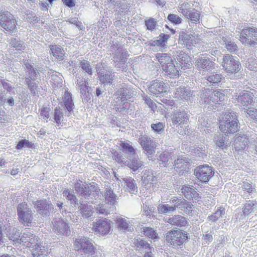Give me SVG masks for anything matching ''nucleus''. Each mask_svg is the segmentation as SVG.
Here are the masks:
<instances>
[{"instance_id":"f257e3e1","label":"nucleus","mask_w":257,"mask_h":257,"mask_svg":"<svg viewBox=\"0 0 257 257\" xmlns=\"http://www.w3.org/2000/svg\"><path fill=\"white\" fill-rule=\"evenodd\" d=\"M74 188L78 194L86 200L85 201L83 199L81 198L78 205V208L82 216L85 218L91 216L93 208L87 203L97 204L98 200L101 199L102 195L98 185L94 182H92L89 185H84L81 181L78 180L75 183Z\"/></svg>"},{"instance_id":"f03ea898","label":"nucleus","mask_w":257,"mask_h":257,"mask_svg":"<svg viewBox=\"0 0 257 257\" xmlns=\"http://www.w3.org/2000/svg\"><path fill=\"white\" fill-rule=\"evenodd\" d=\"M220 131L225 134H234L238 130L237 116L232 110L223 112L219 120Z\"/></svg>"},{"instance_id":"7ed1b4c3","label":"nucleus","mask_w":257,"mask_h":257,"mask_svg":"<svg viewBox=\"0 0 257 257\" xmlns=\"http://www.w3.org/2000/svg\"><path fill=\"white\" fill-rule=\"evenodd\" d=\"M27 247H31L36 246L32 251L31 257H47L48 252L42 247L38 245L39 240L37 237L33 233V231L30 230H26L24 232L22 236H20V243Z\"/></svg>"},{"instance_id":"20e7f679","label":"nucleus","mask_w":257,"mask_h":257,"mask_svg":"<svg viewBox=\"0 0 257 257\" xmlns=\"http://www.w3.org/2000/svg\"><path fill=\"white\" fill-rule=\"evenodd\" d=\"M76 250L79 251L82 255L92 256L95 255L96 247L90 239L84 236H79L74 240Z\"/></svg>"},{"instance_id":"39448f33","label":"nucleus","mask_w":257,"mask_h":257,"mask_svg":"<svg viewBox=\"0 0 257 257\" xmlns=\"http://www.w3.org/2000/svg\"><path fill=\"white\" fill-rule=\"evenodd\" d=\"M200 97L205 103L217 107L220 102H223L226 99L225 94L218 90H212L209 88H204L201 92Z\"/></svg>"},{"instance_id":"423d86ee","label":"nucleus","mask_w":257,"mask_h":257,"mask_svg":"<svg viewBox=\"0 0 257 257\" xmlns=\"http://www.w3.org/2000/svg\"><path fill=\"white\" fill-rule=\"evenodd\" d=\"M188 237V233L180 229L170 230L165 236L166 241L175 247L182 245Z\"/></svg>"},{"instance_id":"0eeeda50","label":"nucleus","mask_w":257,"mask_h":257,"mask_svg":"<svg viewBox=\"0 0 257 257\" xmlns=\"http://www.w3.org/2000/svg\"><path fill=\"white\" fill-rule=\"evenodd\" d=\"M221 65L228 75L237 73L241 67L238 58L229 54L223 56Z\"/></svg>"},{"instance_id":"6e6552de","label":"nucleus","mask_w":257,"mask_h":257,"mask_svg":"<svg viewBox=\"0 0 257 257\" xmlns=\"http://www.w3.org/2000/svg\"><path fill=\"white\" fill-rule=\"evenodd\" d=\"M138 142L149 159L150 160H153L155 153V149L157 145V142L146 135H140Z\"/></svg>"},{"instance_id":"1a4fd4ad","label":"nucleus","mask_w":257,"mask_h":257,"mask_svg":"<svg viewBox=\"0 0 257 257\" xmlns=\"http://www.w3.org/2000/svg\"><path fill=\"white\" fill-rule=\"evenodd\" d=\"M0 27L11 33L16 32V20L14 16L8 12L0 13Z\"/></svg>"},{"instance_id":"9d476101","label":"nucleus","mask_w":257,"mask_h":257,"mask_svg":"<svg viewBox=\"0 0 257 257\" xmlns=\"http://www.w3.org/2000/svg\"><path fill=\"white\" fill-rule=\"evenodd\" d=\"M18 219L22 223H31L33 219V212L27 203H20L17 206Z\"/></svg>"},{"instance_id":"9b49d317","label":"nucleus","mask_w":257,"mask_h":257,"mask_svg":"<svg viewBox=\"0 0 257 257\" xmlns=\"http://www.w3.org/2000/svg\"><path fill=\"white\" fill-rule=\"evenodd\" d=\"M194 174L200 182L207 183L213 177L214 171L208 165H200L195 169Z\"/></svg>"},{"instance_id":"f8f14e48","label":"nucleus","mask_w":257,"mask_h":257,"mask_svg":"<svg viewBox=\"0 0 257 257\" xmlns=\"http://www.w3.org/2000/svg\"><path fill=\"white\" fill-rule=\"evenodd\" d=\"M240 41L253 47L257 45V28H249L243 29L240 34Z\"/></svg>"},{"instance_id":"ddd939ff","label":"nucleus","mask_w":257,"mask_h":257,"mask_svg":"<svg viewBox=\"0 0 257 257\" xmlns=\"http://www.w3.org/2000/svg\"><path fill=\"white\" fill-rule=\"evenodd\" d=\"M189 116L187 110H185L183 108H180L174 111L171 117L172 124L177 126H180V127H182L183 125L188 124Z\"/></svg>"},{"instance_id":"4468645a","label":"nucleus","mask_w":257,"mask_h":257,"mask_svg":"<svg viewBox=\"0 0 257 257\" xmlns=\"http://www.w3.org/2000/svg\"><path fill=\"white\" fill-rule=\"evenodd\" d=\"M53 230L59 235L68 236L71 230L68 223L62 218L54 219L52 221Z\"/></svg>"},{"instance_id":"2eb2a0df","label":"nucleus","mask_w":257,"mask_h":257,"mask_svg":"<svg viewBox=\"0 0 257 257\" xmlns=\"http://www.w3.org/2000/svg\"><path fill=\"white\" fill-rule=\"evenodd\" d=\"M34 206L37 212L43 216H48L53 206L51 201L46 199L36 201Z\"/></svg>"},{"instance_id":"dca6fc26","label":"nucleus","mask_w":257,"mask_h":257,"mask_svg":"<svg viewBox=\"0 0 257 257\" xmlns=\"http://www.w3.org/2000/svg\"><path fill=\"white\" fill-rule=\"evenodd\" d=\"M170 203L171 206L174 207L175 211L176 208H179L185 213H189L191 211L192 204L183 198L173 197L170 199Z\"/></svg>"},{"instance_id":"f3484780","label":"nucleus","mask_w":257,"mask_h":257,"mask_svg":"<svg viewBox=\"0 0 257 257\" xmlns=\"http://www.w3.org/2000/svg\"><path fill=\"white\" fill-rule=\"evenodd\" d=\"M93 228L96 234L102 235L107 234L111 229V222L106 219H99L93 223Z\"/></svg>"},{"instance_id":"a211bd4d","label":"nucleus","mask_w":257,"mask_h":257,"mask_svg":"<svg viewBox=\"0 0 257 257\" xmlns=\"http://www.w3.org/2000/svg\"><path fill=\"white\" fill-rule=\"evenodd\" d=\"M181 190L187 199L191 200L194 202H198L200 200L201 196L200 194L197 193L196 188L193 186L183 185Z\"/></svg>"},{"instance_id":"6ab92c4d","label":"nucleus","mask_w":257,"mask_h":257,"mask_svg":"<svg viewBox=\"0 0 257 257\" xmlns=\"http://www.w3.org/2000/svg\"><path fill=\"white\" fill-rule=\"evenodd\" d=\"M195 65L199 70H209L215 68V63L208 57L201 55L196 58Z\"/></svg>"},{"instance_id":"aec40b11","label":"nucleus","mask_w":257,"mask_h":257,"mask_svg":"<svg viewBox=\"0 0 257 257\" xmlns=\"http://www.w3.org/2000/svg\"><path fill=\"white\" fill-rule=\"evenodd\" d=\"M113 55V56L112 59L113 65L117 69H119L123 67L126 62L127 52L125 50L119 51L115 52Z\"/></svg>"},{"instance_id":"412c9836","label":"nucleus","mask_w":257,"mask_h":257,"mask_svg":"<svg viewBox=\"0 0 257 257\" xmlns=\"http://www.w3.org/2000/svg\"><path fill=\"white\" fill-rule=\"evenodd\" d=\"M168 87L163 81L155 80L151 82L148 87L149 92L154 95H158L166 92Z\"/></svg>"},{"instance_id":"4be33fe9","label":"nucleus","mask_w":257,"mask_h":257,"mask_svg":"<svg viewBox=\"0 0 257 257\" xmlns=\"http://www.w3.org/2000/svg\"><path fill=\"white\" fill-rule=\"evenodd\" d=\"M162 74L168 78H176L179 76V72L175 66L174 61L167 66H163Z\"/></svg>"},{"instance_id":"5701e85b","label":"nucleus","mask_w":257,"mask_h":257,"mask_svg":"<svg viewBox=\"0 0 257 257\" xmlns=\"http://www.w3.org/2000/svg\"><path fill=\"white\" fill-rule=\"evenodd\" d=\"M117 228L119 231L123 232H132L134 231V227L129 220L119 217L115 220Z\"/></svg>"},{"instance_id":"b1692460","label":"nucleus","mask_w":257,"mask_h":257,"mask_svg":"<svg viewBox=\"0 0 257 257\" xmlns=\"http://www.w3.org/2000/svg\"><path fill=\"white\" fill-rule=\"evenodd\" d=\"M176 92L181 98L186 100H195L196 96L198 95L196 92L185 87L177 88Z\"/></svg>"},{"instance_id":"393cba45","label":"nucleus","mask_w":257,"mask_h":257,"mask_svg":"<svg viewBox=\"0 0 257 257\" xmlns=\"http://www.w3.org/2000/svg\"><path fill=\"white\" fill-rule=\"evenodd\" d=\"M165 221L172 226L177 227L185 226L187 224L186 218L180 215H175L171 217H167Z\"/></svg>"},{"instance_id":"a878e982","label":"nucleus","mask_w":257,"mask_h":257,"mask_svg":"<svg viewBox=\"0 0 257 257\" xmlns=\"http://www.w3.org/2000/svg\"><path fill=\"white\" fill-rule=\"evenodd\" d=\"M63 103L66 110V114L70 116L73 112L74 104L70 92L65 91L63 97Z\"/></svg>"},{"instance_id":"bb28decb","label":"nucleus","mask_w":257,"mask_h":257,"mask_svg":"<svg viewBox=\"0 0 257 257\" xmlns=\"http://www.w3.org/2000/svg\"><path fill=\"white\" fill-rule=\"evenodd\" d=\"M173 165L176 170H178L179 171L185 170L190 166L189 159L183 156H179L177 159L175 160Z\"/></svg>"},{"instance_id":"cd10ccee","label":"nucleus","mask_w":257,"mask_h":257,"mask_svg":"<svg viewBox=\"0 0 257 257\" xmlns=\"http://www.w3.org/2000/svg\"><path fill=\"white\" fill-rule=\"evenodd\" d=\"M98 77L100 83L104 86L112 85L113 80L116 78L114 72L109 71H106L103 73H101V75L98 76Z\"/></svg>"},{"instance_id":"c85d7f7f","label":"nucleus","mask_w":257,"mask_h":257,"mask_svg":"<svg viewBox=\"0 0 257 257\" xmlns=\"http://www.w3.org/2000/svg\"><path fill=\"white\" fill-rule=\"evenodd\" d=\"M248 139H246L244 136L237 137L233 143L235 150L238 152L243 151L248 145Z\"/></svg>"},{"instance_id":"c756f323","label":"nucleus","mask_w":257,"mask_h":257,"mask_svg":"<svg viewBox=\"0 0 257 257\" xmlns=\"http://www.w3.org/2000/svg\"><path fill=\"white\" fill-rule=\"evenodd\" d=\"M98 202H100V200H98ZM95 207L97 213L104 215L113 213L115 209L114 206H110L106 204L105 202L104 203L103 201L102 202V203L99 202V204H96Z\"/></svg>"},{"instance_id":"7c9ffc66","label":"nucleus","mask_w":257,"mask_h":257,"mask_svg":"<svg viewBox=\"0 0 257 257\" xmlns=\"http://www.w3.org/2000/svg\"><path fill=\"white\" fill-rule=\"evenodd\" d=\"M179 43L182 45L186 46V47H190L193 44L196 43L195 40V36L187 34L184 32H182L179 35Z\"/></svg>"},{"instance_id":"2f4dec72","label":"nucleus","mask_w":257,"mask_h":257,"mask_svg":"<svg viewBox=\"0 0 257 257\" xmlns=\"http://www.w3.org/2000/svg\"><path fill=\"white\" fill-rule=\"evenodd\" d=\"M253 95L252 93L244 92L238 95L237 100L242 105L247 106L249 105H254Z\"/></svg>"},{"instance_id":"473e14b6","label":"nucleus","mask_w":257,"mask_h":257,"mask_svg":"<svg viewBox=\"0 0 257 257\" xmlns=\"http://www.w3.org/2000/svg\"><path fill=\"white\" fill-rule=\"evenodd\" d=\"M213 141L216 146L222 150L229 146L231 144L230 142L226 139V137L221 134H215L213 137Z\"/></svg>"},{"instance_id":"72a5a7b5","label":"nucleus","mask_w":257,"mask_h":257,"mask_svg":"<svg viewBox=\"0 0 257 257\" xmlns=\"http://www.w3.org/2000/svg\"><path fill=\"white\" fill-rule=\"evenodd\" d=\"M104 202L110 206H114L116 202V195L110 188H106L104 191Z\"/></svg>"},{"instance_id":"f704fd0d","label":"nucleus","mask_w":257,"mask_h":257,"mask_svg":"<svg viewBox=\"0 0 257 257\" xmlns=\"http://www.w3.org/2000/svg\"><path fill=\"white\" fill-rule=\"evenodd\" d=\"M118 96L121 102L125 103L133 95V91L130 87L121 88L118 91Z\"/></svg>"},{"instance_id":"c9c22d12","label":"nucleus","mask_w":257,"mask_h":257,"mask_svg":"<svg viewBox=\"0 0 257 257\" xmlns=\"http://www.w3.org/2000/svg\"><path fill=\"white\" fill-rule=\"evenodd\" d=\"M169 38V35L164 33H161L158 37V39L152 41L150 43V45L152 46L164 47L165 46H166L167 41Z\"/></svg>"},{"instance_id":"e433bc0d","label":"nucleus","mask_w":257,"mask_h":257,"mask_svg":"<svg viewBox=\"0 0 257 257\" xmlns=\"http://www.w3.org/2000/svg\"><path fill=\"white\" fill-rule=\"evenodd\" d=\"M128 159L129 162H128L127 166L133 171L138 170L143 166V162L140 160L136 155L134 156L133 158L130 157Z\"/></svg>"},{"instance_id":"4c0bfd02","label":"nucleus","mask_w":257,"mask_h":257,"mask_svg":"<svg viewBox=\"0 0 257 257\" xmlns=\"http://www.w3.org/2000/svg\"><path fill=\"white\" fill-rule=\"evenodd\" d=\"M62 194L72 205L75 206L79 204V201L76 198L73 191L68 189L65 190L63 191Z\"/></svg>"},{"instance_id":"58836bf2","label":"nucleus","mask_w":257,"mask_h":257,"mask_svg":"<svg viewBox=\"0 0 257 257\" xmlns=\"http://www.w3.org/2000/svg\"><path fill=\"white\" fill-rule=\"evenodd\" d=\"M175 57L176 60L185 67H187V65L190 62L189 56L182 51H177Z\"/></svg>"},{"instance_id":"ea45409f","label":"nucleus","mask_w":257,"mask_h":257,"mask_svg":"<svg viewBox=\"0 0 257 257\" xmlns=\"http://www.w3.org/2000/svg\"><path fill=\"white\" fill-rule=\"evenodd\" d=\"M156 57L159 62L162 69L163 68L164 66H167L173 62L171 57L166 53H158Z\"/></svg>"},{"instance_id":"a19ab883","label":"nucleus","mask_w":257,"mask_h":257,"mask_svg":"<svg viewBox=\"0 0 257 257\" xmlns=\"http://www.w3.org/2000/svg\"><path fill=\"white\" fill-rule=\"evenodd\" d=\"M120 146L122 148V152L127 155L128 158H133L134 156H136V154L134 148L129 143L121 142Z\"/></svg>"},{"instance_id":"79ce46f5","label":"nucleus","mask_w":257,"mask_h":257,"mask_svg":"<svg viewBox=\"0 0 257 257\" xmlns=\"http://www.w3.org/2000/svg\"><path fill=\"white\" fill-rule=\"evenodd\" d=\"M78 61L79 62V67L81 68L83 72L87 73L89 75H92L93 69L90 62L83 58L79 59Z\"/></svg>"},{"instance_id":"37998d69","label":"nucleus","mask_w":257,"mask_h":257,"mask_svg":"<svg viewBox=\"0 0 257 257\" xmlns=\"http://www.w3.org/2000/svg\"><path fill=\"white\" fill-rule=\"evenodd\" d=\"M9 42L11 47L17 51H22L26 49L24 43L19 39L12 38Z\"/></svg>"},{"instance_id":"c03bdc74","label":"nucleus","mask_w":257,"mask_h":257,"mask_svg":"<svg viewBox=\"0 0 257 257\" xmlns=\"http://www.w3.org/2000/svg\"><path fill=\"white\" fill-rule=\"evenodd\" d=\"M7 232V235L10 240H13L15 243H20V233L17 228H9Z\"/></svg>"},{"instance_id":"a18cd8bd","label":"nucleus","mask_w":257,"mask_h":257,"mask_svg":"<svg viewBox=\"0 0 257 257\" xmlns=\"http://www.w3.org/2000/svg\"><path fill=\"white\" fill-rule=\"evenodd\" d=\"M49 48L54 57L59 60L63 59L64 52L60 46L51 45Z\"/></svg>"},{"instance_id":"49530a36","label":"nucleus","mask_w":257,"mask_h":257,"mask_svg":"<svg viewBox=\"0 0 257 257\" xmlns=\"http://www.w3.org/2000/svg\"><path fill=\"white\" fill-rule=\"evenodd\" d=\"M222 78V76L220 73L214 72L213 73H211L209 76H208L206 80L212 85L216 86V84L221 82Z\"/></svg>"},{"instance_id":"de8ad7c7","label":"nucleus","mask_w":257,"mask_h":257,"mask_svg":"<svg viewBox=\"0 0 257 257\" xmlns=\"http://www.w3.org/2000/svg\"><path fill=\"white\" fill-rule=\"evenodd\" d=\"M171 158V154L169 152H164L162 153L158 159L160 166L161 167H166L169 164Z\"/></svg>"},{"instance_id":"09e8293b","label":"nucleus","mask_w":257,"mask_h":257,"mask_svg":"<svg viewBox=\"0 0 257 257\" xmlns=\"http://www.w3.org/2000/svg\"><path fill=\"white\" fill-rule=\"evenodd\" d=\"M225 214V210L223 208L220 207L215 211V212L211 215L207 217V220L212 222H216L219 218L222 217Z\"/></svg>"},{"instance_id":"8fccbe9b","label":"nucleus","mask_w":257,"mask_h":257,"mask_svg":"<svg viewBox=\"0 0 257 257\" xmlns=\"http://www.w3.org/2000/svg\"><path fill=\"white\" fill-rule=\"evenodd\" d=\"M124 181L127 189L129 190L131 193H135V192H137V187L134 179L131 177H127L124 179Z\"/></svg>"},{"instance_id":"3c124183","label":"nucleus","mask_w":257,"mask_h":257,"mask_svg":"<svg viewBox=\"0 0 257 257\" xmlns=\"http://www.w3.org/2000/svg\"><path fill=\"white\" fill-rule=\"evenodd\" d=\"M222 40L223 43V44L225 45V48L227 51L230 53L236 54L238 51V47L237 45L234 42L229 41L224 37L222 38Z\"/></svg>"},{"instance_id":"603ef678","label":"nucleus","mask_w":257,"mask_h":257,"mask_svg":"<svg viewBox=\"0 0 257 257\" xmlns=\"http://www.w3.org/2000/svg\"><path fill=\"white\" fill-rule=\"evenodd\" d=\"M144 181L146 182L148 184L152 185L154 186L157 184V178L154 175L152 172L148 171L147 174L145 173L142 177Z\"/></svg>"},{"instance_id":"864d4df0","label":"nucleus","mask_w":257,"mask_h":257,"mask_svg":"<svg viewBox=\"0 0 257 257\" xmlns=\"http://www.w3.org/2000/svg\"><path fill=\"white\" fill-rule=\"evenodd\" d=\"M134 243L137 247L139 248L140 249L142 248L144 249L148 250L149 249H151L152 247L150 246V245L149 243L140 237L135 238L134 239Z\"/></svg>"},{"instance_id":"5fc2aeb1","label":"nucleus","mask_w":257,"mask_h":257,"mask_svg":"<svg viewBox=\"0 0 257 257\" xmlns=\"http://www.w3.org/2000/svg\"><path fill=\"white\" fill-rule=\"evenodd\" d=\"M158 211L161 214H168L174 212V207L169 204H160L157 207Z\"/></svg>"},{"instance_id":"6e6d98bb","label":"nucleus","mask_w":257,"mask_h":257,"mask_svg":"<svg viewBox=\"0 0 257 257\" xmlns=\"http://www.w3.org/2000/svg\"><path fill=\"white\" fill-rule=\"evenodd\" d=\"M245 66L251 71L257 72V59L248 58L245 63Z\"/></svg>"},{"instance_id":"4d7b16f0","label":"nucleus","mask_w":257,"mask_h":257,"mask_svg":"<svg viewBox=\"0 0 257 257\" xmlns=\"http://www.w3.org/2000/svg\"><path fill=\"white\" fill-rule=\"evenodd\" d=\"M244 114L250 119L257 121V108H244Z\"/></svg>"},{"instance_id":"13d9d810","label":"nucleus","mask_w":257,"mask_h":257,"mask_svg":"<svg viewBox=\"0 0 257 257\" xmlns=\"http://www.w3.org/2000/svg\"><path fill=\"white\" fill-rule=\"evenodd\" d=\"M147 29L153 31L157 29V21L154 18H150L145 22Z\"/></svg>"},{"instance_id":"bf43d9fd","label":"nucleus","mask_w":257,"mask_h":257,"mask_svg":"<svg viewBox=\"0 0 257 257\" xmlns=\"http://www.w3.org/2000/svg\"><path fill=\"white\" fill-rule=\"evenodd\" d=\"M178 12L186 16L191 11V6L188 3H184L178 7Z\"/></svg>"},{"instance_id":"052dcab7","label":"nucleus","mask_w":257,"mask_h":257,"mask_svg":"<svg viewBox=\"0 0 257 257\" xmlns=\"http://www.w3.org/2000/svg\"><path fill=\"white\" fill-rule=\"evenodd\" d=\"M35 80H30L29 78H25L26 84L28 85V87L30 89L32 94L34 95L36 93V90L38 86Z\"/></svg>"},{"instance_id":"680f3d73","label":"nucleus","mask_w":257,"mask_h":257,"mask_svg":"<svg viewBox=\"0 0 257 257\" xmlns=\"http://www.w3.org/2000/svg\"><path fill=\"white\" fill-rule=\"evenodd\" d=\"M143 232L146 236L150 238L156 239L158 238L157 232L152 228L144 227Z\"/></svg>"},{"instance_id":"e2e57ef3","label":"nucleus","mask_w":257,"mask_h":257,"mask_svg":"<svg viewBox=\"0 0 257 257\" xmlns=\"http://www.w3.org/2000/svg\"><path fill=\"white\" fill-rule=\"evenodd\" d=\"M188 13L189 14H187V15H186L185 16L187 19H190L191 21L195 22L199 21L200 14L198 12L195 11V9H193Z\"/></svg>"},{"instance_id":"0e129e2a","label":"nucleus","mask_w":257,"mask_h":257,"mask_svg":"<svg viewBox=\"0 0 257 257\" xmlns=\"http://www.w3.org/2000/svg\"><path fill=\"white\" fill-rule=\"evenodd\" d=\"M151 128L154 132L158 134H161L164 131V125L163 123L159 122L157 123H152Z\"/></svg>"},{"instance_id":"69168bd1","label":"nucleus","mask_w":257,"mask_h":257,"mask_svg":"<svg viewBox=\"0 0 257 257\" xmlns=\"http://www.w3.org/2000/svg\"><path fill=\"white\" fill-rule=\"evenodd\" d=\"M33 146V144L29 140L24 139L20 140L17 145L16 148L17 150L22 149L23 148H31Z\"/></svg>"},{"instance_id":"338daca9","label":"nucleus","mask_w":257,"mask_h":257,"mask_svg":"<svg viewBox=\"0 0 257 257\" xmlns=\"http://www.w3.org/2000/svg\"><path fill=\"white\" fill-rule=\"evenodd\" d=\"M77 80V84L78 86V87L80 90H82V89H85L87 88H89L88 86V82L82 77H80L79 76L78 77H76Z\"/></svg>"},{"instance_id":"774afa93","label":"nucleus","mask_w":257,"mask_h":257,"mask_svg":"<svg viewBox=\"0 0 257 257\" xmlns=\"http://www.w3.org/2000/svg\"><path fill=\"white\" fill-rule=\"evenodd\" d=\"M191 153L195 156L203 157V156L205 154L206 152L204 147H196L192 149Z\"/></svg>"}]
</instances>
